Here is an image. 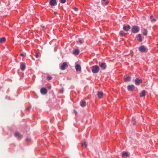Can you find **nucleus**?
Segmentation results:
<instances>
[{
  "label": "nucleus",
  "mask_w": 158,
  "mask_h": 158,
  "mask_svg": "<svg viewBox=\"0 0 158 158\" xmlns=\"http://www.w3.org/2000/svg\"><path fill=\"white\" fill-rule=\"evenodd\" d=\"M20 56H22L23 57H24L26 56V53H25L24 54L20 53Z\"/></svg>",
  "instance_id": "25"
},
{
  "label": "nucleus",
  "mask_w": 158,
  "mask_h": 158,
  "mask_svg": "<svg viewBox=\"0 0 158 158\" xmlns=\"http://www.w3.org/2000/svg\"><path fill=\"white\" fill-rule=\"evenodd\" d=\"M67 67V63L66 62H64L60 66V69L64 70Z\"/></svg>",
  "instance_id": "4"
},
{
  "label": "nucleus",
  "mask_w": 158,
  "mask_h": 158,
  "mask_svg": "<svg viewBox=\"0 0 158 158\" xmlns=\"http://www.w3.org/2000/svg\"><path fill=\"white\" fill-rule=\"evenodd\" d=\"M73 111H74V113L76 115L77 114V111L75 110H73Z\"/></svg>",
  "instance_id": "30"
},
{
  "label": "nucleus",
  "mask_w": 158,
  "mask_h": 158,
  "mask_svg": "<svg viewBox=\"0 0 158 158\" xmlns=\"http://www.w3.org/2000/svg\"><path fill=\"white\" fill-rule=\"evenodd\" d=\"M152 17H153V16H152H152H150V19H151V18H152Z\"/></svg>",
  "instance_id": "36"
},
{
  "label": "nucleus",
  "mask_w": 158,
  "mask_h": 158,
  "mask_svg": "<svg viewBox=\"0 0 158 158\" xmlns=\"http://www.w3.org/2000/svg\"><path fill=\"white\" fill-rule=\"evenodd\" d=\"M134 88L135 86L133 85H129L127 86V89L130 91H132L134 90Z\"/></svg>",
  "instance_id": "5"
},
{
  "label": "nucleus",
  "mask_w": 158,
  "mask_h": 158,
  "mask_svg": "<svg viewBox=\"0 0 158 158\" xmlns=\"http://www.w3.org/2000/svg\"><path fill=\"white\" fill-rule=\"evenodd\" d=\"M108 2H106V4H108Z\"/></svg>",
  "instance_id": "37"
},
{
  "label": "nucleus",
  "mask_w": 158,
  "mask_h": 158,
  "mask_svg": "<svg viewBox=\"0 0 158 158\" xmlns=\"http://www.w3.org/2000/svg\"><path fill=\"white\" fill-rule=\"evenodd\" d=\"M74 10L75 11H77V10H78V8H76V7H75V8H74Z\"/></svg>",
  "instance_id": "33"
},
{
  "label": "nucleus",
  "mask_w": 158,
  "mask_h": 158,
  "mask_svg": "<svg viewBox=\"0 0 158 158\" xmlns=\"http://www.w3.org/2000/svg\"><path fill=\"white\" fill-rule=\"evenodd\" d=\"M80 105L81 107H84L86 105V103L85 101L82 100L80 102Z\"/></svg>",
  "instance_id": "11"
},
{
  "label": "nucleus",
  "mask_w": 158,
  "mask_h": 158,
  "mask_svg": "<svg viewBox=\"0 0 158 158\" xmlns=\"http://www.w3.org/2000/svg\"><path fill=\"white\" fill-rule=\"evenodd\" d=\"M135 83L136 85H139L142 82V80L141 79H139L138 78H136L135 80Z\"/></svg>",
  "instance_id": "7"
},
{
  "label": "nucleus",
  "mask_w": 158,
  "mask_h": 158,
  "mask_svg": "<svg viewBox=\"0 0 158 158\" xmlns=\"http://www.w3.org/2000/svg\"><path fill=\"white\" fill-rule=\"evenodd\" d=\"M97 95L98 97L99 98H102V96L103 95V94L102 92H98L97 94Z\"/></svg>",
  "instance_id": "16"
},
{
  "label": "nucleus",
  "mask_w": 158,
  "mask_h": 158,
  "mask_svg": "<svg viewBox=\"0 0 158 158\" xmlns=\"http://www.w3.org/2000/svg\"><path fill=\"white\" fill-rule=\"evenodd\" d=\"M130 28L131 27L129 25H128L127 26H124L123 27V30L126 31H128Z\"/></svg>",
  "instance_id": "13"
},
{
  "label": "nucleus",
  "mask_w": 158,
  "mask_h": 158,
  "mask_svg": "<svg viewBox=\"0 0 158 158\" xmlns=\"http://www.w3.org/2000/svg\"><path fill=\"white\" fill-rule=\"evenodd\" d=\"M27 140H29V139H27Z\"/></svg>",
  "instance_id": "39"
},
{
  "label": "nucleus",
  "mask_w": 158,
  "mask_h": 158,
  "mask_svg": "<svg viewBox=\"0 0 158 158\" xmlns=\"http://www.w3.org/2000/svg\"><path fill=\"white\" fill-rule=\"evenodd\" d=\"M15 136L16 137H20L21 136V135L19 132H15Z\"/></svg>",
  "instance_id": "15"
},
{
  "label": "nucleus",
  "mask_w": 158,
  "mask_h": 158,
  "mask_svg": "<svg viewBox=\"0 0 158 158\" xmlns=\"http://www.w3.org/2000/svg\"><path fill=\"white\" fill-rule=\"evenodd\" d=\"M75 69L77 71L81 72V68L80 66L78 64H77L75 65Z\"/></svg>",
  "instance_id": "10"
},
{
  "label": "nucleus",
  "mask_w": 158,
  "mask_h": 158,
  "mask_svg": "<svg viewBox=\"0 0 158 158\" xmlns=\"http://www.w3.org/2000/svg\"><path fill=\"white\" fill-rule=\"evenodd\" d=\"M146 91L145 90H143L139 94L140 97L144 96L145 95Z\"/></svg>",
  "instance_id": "14"
},
{
  "label": "nucleus",
  "mask_w": 158,
  "mask_h": 158,
  "mask_svg": "<svg viewBox=\"0 0 158 158\" xmlns=\"http://www.w3.org/2000/svg\"><path fill=\"white\" fill-rule=\"evenodd\" d=\"M31 108V107L30 106H28V107H27L26 108V109L27 110H28L29 111V110H30Z\"/></svg>",
  "instance_id": "28"
},
{
  "label": "nucleus",
  "mask_w": 158,
  "mask_h": 158,
  "mask_svg": "<svg viewBox=\"0 0 158 158\" xmlns=\"http://www.w3.org/2000/svg\"><path fill=\"white\" fill-rule=\"evenodd\" d=\"M54 14L55 15H56L57 14V12L55 11V12H54Z\"/></svg>",
  "instance_id": "34"
},
{
  "label": "nucleus",
  "mask_w": 158,
  "mask_h": 158,
  "mask_svg": "<svg viewBox=\"0 0 158 158\" xmlns=\"http://www.w3.org/2000/svg\"><path fill=\"white\" fill-rule=\"evenodd\" d=\"M139 51L141 52H146V48L144 46H141L139 48Z\"/></svg>",
  "instance_id": "6"
},
{
  "label": "nucleus",
  "mask_w": 158,
  "mask_h": 158,
  "mask_svg": "<svg viewBox=\"0 0 158 158\" xmlns=\"http://www.w3.org/2000/svg\"><path fill=\"white\" fill-rule=\"evenodd\" d=\"M152 21H155L156 20H155V19H153L152 20Z\"/></svg>",
  "instance_id": "35"
},
{
  "label": "nucleus",
  "mask_w": 158,
  "mask_h": 158,
  "mask_svg": "<svg viewBox=\"0 0 158 158\" xmlns=\"http://www.w3.org/2000/svg\"><path fill=\"white\" fill-rule=\"evenodd\" d=\"M39 56V55L37 53H36L35 54V57L36 58H38Z\"/></svg>",
  "instance_id": "31"
},
{
  "label": "nucleus",
  "mask_w": 158,
  "mask_h": 158,
  "mask_svg": "<svg viewBox=\"0 0 158 158\" xmlns=\"http://www.w3.org/2000/svg\"><path fill=\"white\" fill-rule=\"evenodd\" d=\"M66 0H60V2L62 3H64L65 2Z\"/></svg>",
  "instance_id": "29"
},
{
  "label": "nucleus",
  "mask_w": 158,
  "mask_h": 158,
  "mask_svg": "<svg viewBox=\"0 0 158 158\" xmlns=\"http://www.w3.org/2000/svg\"><path fill=\"white\" fill-rule=\"evenodd\" d=\"M52 77L50 76H48L47 77V79L48 80H50L52 79Z\"/></svg>",
  "instance_id": "24"
},
{
  "label": "nucleus",
  "mask_w": 158,
  "mask_h": 158,
  "mask_svg": "<svg viewBox=\"0 0 158 158\" xmlns=\"http://www.w3.org/2000/svg\"><path fill=\"white\" fill-rule=\"evenodd\" d=\"M6 39L5 37H2L0 39V42L3 43L5 41Z\"/></svg>",
  "instance_id": "19"
},
{
  "label": "nucleus",
  "mask_w": 158,
  "mask_h": 158,
  "mask_svg": "<svg viewBox=\"0 0 158 158\" xmlns=\"http://www.w3.org/2000/svg\"><path fill=\"white\" fill-rule=\"evenodd\" d=\"M132 31L134 33H137L139 31V27L136 26H133L132 28Z\"/></svg>",
  "instance_id": "2"
},
{
  "label": "nucleus",
  "mask_w": 158,
  "mask_h": 158,
  "mask_svg": "<svg viewBox=\"0 0 158 158\" xmlns=\"http://www.w3.org/2000/svg\"><path fill=\"white\" fill-rule=\"evenodd\" d=\"M120 33L122 35H125V33L123 31H121L120 32Z\"/></svg>",
  "instance_id": "27"
},
{
  "label": "nucleus",
  "mask_w": 158,
  "mask_h": 158,
  "mask_svg": "<svg viewBox=\"0 0 158 158\" xmlns=\"http://www.w3.org/2000/svg\"><path fill=\"white\" fill-rule=\"evenodd\" d=\"M40 91L42 94L45 95L47 93L48 90L46 88H42L41 89Z\"/></svg>",
  "instance_id": "3"
},
{
  "label": "nucleus",
  "mask_w": 158,
  "mask_h": 158,
  "mask_svg": "<svg viewBox=\"0 0 158 158\" xmlns=\"http://www.w3.org/2000/svg\"><path fill=\"white\" fill-rule=\"evenodd\" d=\"M73 53L76 55H78L79 53V51L78 49H75L73 51Z\"/></svg>",
  "instance_id": "17"
},
{
  "label": "nucleus",
  "mask_w": 158,
  "mask_h": 158,
  "mask_svg": "<svg viewBox=\"0 0 158 158\" xmlns=\"http://www.w3.org/2000/svg\"><path fill=\"white\" fill-rule=\"evenodd\" d=\"M20 68L22 71H23L25 69V64L23 63H20Z\"/></svg>",
  "instance_id": "12"
},
{
  "label": "nucleus",
  "mask_w": 158,
  "mask_h": 158,
  "mask_svg": "<svg viewBox=\"0 0 158 158\" xmlns=\"http://www.w3.org/2000/svg\"><path fill=\"white\" fill-rule=\"evenodd\" d=\"M99 70V67L97 65H95L92 67V71L94 73H98Z\"/></svg>",
  "instance_id": "1"
},
{
  "label": "nucleus",
  "mask_w": 158,
  "mask_h": 158,
  "mask_svg": "<svg viewBox=\"0 0 158 158\" xmlns=\"http://www.w3.org/2000/svg\"><path fill=\"white\" fill-rule=\"evenodd\" d=\"M99 66L103 70L105 69L106 67V64L104 63H102Z\"/></svg>",
  "instance_id": "8"
},
{
  "label": "nucleus",
  "mask_w": 158,
  "mask_h": 158,
  "mask_svg": "<svg viewBox=\"0 0 158 158\" xmlns=\"http://www.w3.org/2000/svg\"><path fill=\"white\" fill-rule=\"evenodd\" d=\"M82 147H85V148H86L87 147V145L86 144L85 142H84V143L82 144Z\"/></svg>",
  "instance_id": "23"
},
{
  "label": "nucleus",
  "mask_w": 158,
  "mask_h": 158,
  "mask_svg": "<svg viewBox=\"0 0 158 158\" xmlns=\"http://www.w3.org/2000/svg\"><path fill=\"white\" fill-rule=\"evenodd\" d=\"M56 0H50L49 3L52 6H54L56 4Z\"/></svg>",
  "instance_id": "9"
},
{
  "label": "nucleus",
  "mask_w": 158,
  "mask_h": 158,
  "mask_svg": "<svg viewBox=\"0 0 158 158\" xmlns=\"http://www.w3.org/2000/svg\"><path fill=\"white\" fill-rule=\"evenodd\" d=\"M131 123L133 125H135V124H136V122H135V120H134L133 119L132 120V121Z\"/></svg>",
  "instance_id": "26"
},
{
  "label": "nucleus",
  "mask_w": 158,
  "mask_h": 158,
  "mask_svg": "<svg viewBox=\"0 0 158 158\" xmlns=\"http://www.w3.org/2000/svg\"><path fill=\"white\" fill-rule=\"evenodd\" d=\"M128 156V154L127 153V152H124V153H123L122 155V157H124L125 156Z\"/></svg>",
  "instance_id": "21"
},
{
  "label": "nucleus",
  "mask_w": 158,
  "mask_h": 158,
  "mask_svg": "<svg viewBox=\"0 0 158 158\" xmlns=\"http://www.w3.org/2000/svg\"><path fill=\"white\" fill-rule=\"evenodd\" d=\"M79 43H80V44H82L83 43V42H82V41L81 40H79Z\"/></svg>",
  "instance_id": "32"
},
{
  "label": "nucleus",
  "mask_w": 158,
  "mask_h": 158,
  "mask_svg": "<svg viewBox=\"0 0 158 158\" xmlns=\"http://www.w3.org/2000/svg\"><path fill=\"white\" fill-rule=\"evenodd\" d=\"M131 77L129 76H127L124 78L125 81H130L131 80Z\"/></svg>",
  "instance_id": "18"
},
{
  "label": "nucleus",
  "mask_w": 158,
  "mask_h": 158,
  "mask_svg": "<svg viewBox=\"0 0 158 158\" xmlns=\"http://www.w3.org/2000/svg\"><path fill=\"white\" fill-rule=\"evenodd\" d=\"M106 0H102V1H105Z\"/></svg>",
  "instance_id": "38"
},
{
  "label": "nucleus",
  "mask_w": 158,
  "mask_h": 158,
  "mask_svg": "<svg viewBox=\"0 0 158 158\" xmlns=\"http://www.w3.org/2000/svg\"><path fill=\"white\" fill-rule=\"evenodd\" d=\"M138 37H139V39L138 40L140 42H141L142 41V39H141V34H138Z\"/></svg>",
  "instance_id": "22"
},
{
  "label": "nucleus",
  "mask_w": 158,
  "mask_h": 158,
  "mask_svg": "<svg viewBox=\"0 0 158 158\" xmlns=\"http://www.w3.org/2000/svg\"><path fill=\"white\" fill-rule=\"evenodd\" d=\"M143 35L145 36H147L148 34V31L146 29H144V31L143 33Z\"/></svg>",
  "instance_id": "20"
}]
</instances>
